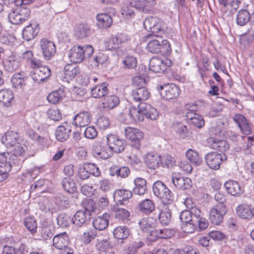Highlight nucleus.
<instances>
[{
  "label": "nucleus",
  "instance_id": "1",
  "mask_svg": "<svg viewBox=\"0 0 254 254\" xmlns=\"http://www.w3.org/2000/svg\"><path fill=\"white\" fill-rule=\"evenodd\" d=\"M129 115L134 122H142L144 117L152 120L157 119L159 113L157 110L149 104L145 103H140L137 108L132 107L129 109Z\"/></svg>",
  "mask_w": 254,
  "mask_h": 254
},
{
  "label": "nucleus",
  "instance_id": "2",
  "mask_svg": "<svg viewBox=\"0 0 254 254\" xmlns=\"http://www.w3.org/2000/svg\"><path fill=\"white\" fill-rule=\"evenodd\" d=\"M94 49L90 45L83 47L77 45L73 46L68 52V56L70 61L73 63H80L86 58L92 56Z\"/></svg>",
  "mask_w": 254,
  "mask_h": 254
},
{
  "label": "nucleus",
  "instance_id": "3",
  "mask_svg": "<svg viewBox=\"0 0 254 254\" xmlns=\"http://www.w3.org/2000/svg\"><path fill=\"white\" fill-rule=\"evenodd\" d=\"M154 194L164 203H171L174 200V194L161 181H156L153 185Z\"/></svg>",
  "mask_w": 254,
  "mask_h": 254
},
{
  "label": "nucleus",
  "instance_id": "4",
  "mask_svg": "<svg viewBox=\"0 0 254 254\" xmlns=\"http://www.w3.org/2000/svg\"><path fill=\"white\" fill-rule=\"evenodd\" d=\"M148 52L158 54L161 53L163 55H168L171 53V48L168 40H163L161 41L159 39H153L148 43L146 46Z\"/></svg>",
  "mask_w": 254,
  "mask_h": 254
},
{
  "label": "nucleus",
  "instance_id": "5",
  "mask_svg": "<svg viewBox=\"0 0 254 254\" xmlns=\"http://www.w3.org/2000/svg\"><path fill=\"white\" fill-rule=\"evenodd\" d=\"M20 161L14 154L9 152L0 153V170L7 174L13 166H19Z\"/></svg>",
  "mask_w": 254,
  "mask_h": 254
},
{
  "label": "nucleus",
  "instance_id": "6",
  "mask_svg": "<svg viewBox=\"0 0 254 254\" xmlns=\"http://www.w3.org/2000/svg\"><path fill=\"white\" fill-rule=\"evenodd\" d=\"M172 65V62L168 59L162 60L158 57H153L150 60L149 69L155 73H164Z\"/></svg>",
  "mask_w": 254,
  "mask_h": 254
},
{
  "label": "nucleus",
  "instance_id": "7",
  "mask_svg": "<svg viewBox=\"0 0 254 254\" xmlns=\"http://www.w3.org/2000/svg\"><path fill=\"white\" fill-rule=\"evenodd\" d=\"M126 138L131 141V146L135 149H139L141 140L143 138V133L139 129L130 127L125 129Z\"/></svg>",
  "mask_w": 254,
  "mask_h": 254
},
{
  "label": "nucleus",
  "instance_id": "8",
  "mask_svg": "<svg viewBox=\"0 0 254 254\" xmlns=\"http://www.w3.org/2000/svg\"><path fill=\"white\" fill-rule=\"evenodd\" d=\"M166 25L165 22L162 19L154 16L145 18L143 22L145 29L154 34L162 30L164 31L166 28Z\"/></svg>",
  "mask_w": 254,
  "mask_h": 254
},
{
  "label": "nucleus",
  "instance_id": "9",
  "mask_svg": "<svg viewBox=\"0 0 254 254\" xmlns=\"http://www.w3.org/2000/svg\"><path fill=\"white\" fill-rule=\"evenodd\" d=\"M161 96L166 100L176 98L180 94V89L176 85L171 83L157 86Z\"/></svg>",
  "mask_w": 254,
  "mask_h": 254
},
{
  "label": "nucleus",
  "instance_id": "10",
  "mask_svg": "<svg viewBox=\"0 0 254 254\" xmlns=\"http://www.w3.org/2000/svg\"><path fill=\"white\" fill-rule=\"evenodd\" d=\"M227 159V156L224 153H219L217 152H210L205 157L207 165L212 169L218 170L220 164Z\"/></svg>",
  "mask_w": 254,
  "mask_h": 254
},
{
  "label": "nucleus",
  "instance_id": "11",
  "mask_svg": "<svg viewBox=\"0 0 254 254\" xmlns=\"http://www.w3.org/2000/svg\"><path fill=\"white\" fill-rule=\"evenodd\" d=\"M92 154L97 159H107L113 155L107 143L96 141L93 147Z\"/></svg>",
  "mask_w": 254,
  "mask_h": 254
},
{
  "label": "nucleus",
  "instance_id": "12",
  "mask_svg": "<svg viewBox=\"0 0 254 254\" xmlns=\"http://www.w3.org/2000/svg\"><path fill=\"white\" fill-rule=\"evenodd\" d=\"M106 142L113 153V152L119 153L123 151L126 146L125 141L116 134L108 135L106 136Z\"/></svg>",
  "mask_w": 254,
  "mask_h": 254
},
{
  "label": "nucleus",
  "instance_id": "13",
  "mask_svg": "<svg viewBox=\"0 0 254 254\" xmlns=\"http://www.w3.org/2000/svg\"><path fill=\"white\" fill-rule=\"evenodd\" d=\"M3 63L4 69L9 72L17 70L21 64L20 57L12 52L3 60Z\"/></svg>",
  "mask_w": 254,
  "mask_h": 254
},
{
  "label": "nucleus",
  "instance_id": "14",
  "mask_svg": "<svg viewBox=\"0 0 254 254\" xmlns=\"http://www.w3.org/2000/svg\"><path fill=\"white\" fill-rule=\"evenodd\" d=\"M40 46L45 60H49L55 56L56 47L53 42L46 38H43L40 41Z\"/></svg>",
  "mask_w": 254,
  "mask_h": 254
},
{
  "label": "nucleus",
  "instance_id": "15",
  "mask_svg": "<svg viewBox=\"0 0 254 254\" xmlns=\"http://www.w3.org/2000/svg\"><path fill=\"white\" fill-rule=\"evenodd\" d=\"M91 215L86 210H79L72 217V223L77 227L86 226L90 221Z\"/></svg>",
  "mask_w": 254,
  "mask_h": 254
},
{
  "label": "nucleus",
  "instance_id": "16",
  "mask_svg": "<svg viewBox=\"0 0 254 254\" xmlns=\"http://www.w3.org/2000/svg\"><path fill=\"white\" fill-rule=\"evenodd\" d=\"M172 181L174 185L180 190H188L192 186V183L190 178L182 177L178 173H175L172 174Z\"/></svg>",
  "mask_w": 254,
  "mask_h": 254
},
{
  "label": "nucleus",
  "instance_id": "17",
  "mask_svg": "<svg viewBox=\"0 0 254 254\" xmlns=\"http://www.w3.org/2000/svg\"><path fill=\"white\" fill-rule=\"evenodd\" d=\"M39 31V23L36 21H32L23 29V38L27 41H30L37 36Z\"/></svg>",
  "mask_w": 254,
  "mask_h": 254
},
{
  "label": "nucleus",
  "instance_id": "18",
  "mask_svg": "<svg viewBox=\"0 0 254 254\" xmlns=\"http://www.w3.org/2000/svg\"><path fill=\"white\" fill-rule=\"evenodd\" d=\"M51 75V69L48 66L42 65L33 70L31 76L35 82L40 83L49 79Z\"/></svg>",
  "mask_w": 254,
  "mask_h": 254
},
{
  "label": "nucleus",
  "instance_id": "19",
  "mask_svg": "<svg viewBox=\"0 0 254 254\" xmlns=\"http://www.w3.org/2000/svg\"><path fill=\"white\" fill-rule=\"evenodd\" d=\"M226 213L227 208L224 207L218 208L214 206L210 210L209 219L213 224L219 225L223 222L224 216Z\"/></svg>",
  "mask_w": 254,
  "mask_h": 254
},
{
  "label": "nucleus",
  "instance_id": "20",
  "mask_svg": "<svg viewBox=\"0 0 254 254\" xmlns=\"http://www.w3.org/2000/svg\"><path fill=\"white\" fill-rule=\"evenodd\" d=\"M91 119L92 115L89 111H81L74 117L73 125L77 127H84L90 124Z\"/></svg>",
  "mask_w": 254,
  "mask_h": 254
},
{
  "label": "nucleus",
  "instance_id": "21",
  "mask_svg": "<svg viewBox=\"0 0 254 254\" xmlns=\"http://www.w3.org/2000/svg\"><path fill=\"white\" fill-rule=\"evenodd\" d=\"M236 213L239 217L249 220L254 216V207L246 203L239 204L236 208Z\"/></svg>",
  "mask_w": 254,
  "mask_h": 254
},
{
  "label": "nucleus",
  "instance_id": "22",
  "mask_svg": "<svg viewBox=\"0 0 254 254\" xmlns=\"http://www.w3.org/2000/svg\"><path fill=\"white\" fill-rule=\"evenodd\" d=\"M200 213V209H192L182 211L180 214V219L183 223H196L197 216Z\"/></svg>",
  "mask_w": 254,
  "mask_h": 254
},
{
  "label": "nucleus",
  "instance_id": "23",
  "mask_svg": "<svg viewBox=\"0 0 254 254\" xmlns=\"http://www.w3.org/2000/svg\"><path fill=\"white\" fill-rule=\"evenodd\" d=\"M224 187L229 194L235 197L241 196L244 191L239 183L234 180H229L225 182Z\"/></svg>",
  "mask_w": 254,
  "mask_h": 254
},
{
  "label": "nucleus",
  "instance_id": "24",
  "mask_svg": "<svg viewBox=\"0 0 254 254\" xmlns=\"http://www.w3.org/2000/svg\"><path fill=\"white\" fill-rule=\"evenodd\" d=\"M150 96V93L147 88L145 87H141L133 89L131 93V97L135 102H140L147 100Z\"/></svg>",
  "mask_w": 254,
  "mask_h": 254
},
{
  "label": "nucleus",
  "instance_id": "25",
  "mask_svg": "<svg viewBox=\"0 0 254 254\" xmlns=\"http://www.w3.org/2000/svg\"><path fill=\"white\" fill-rule=\"evenodd\" d=\"M19 134L12 131H7L2 137L1 141L7 148H11L20 141Z\"/></svg>",
  "mask_w": 254,
  "mask_h": 254
},
{
  "label": "nucleus",
  "instance_id": "26",
  "mask_svg": "<svg viewBox=\"0 0 254 254\" xmlns=\"http://www.w3.org/2000/svg\"><path fill=\"white\" fill-rule=\"evenodd\" d=\"M53 246L60 250L68 247L69 238L65 232L55 236L53 239Z\"/></svg>",
  "mask_w": 254,
  "mask_h": 254
},
{
  "label": "nucleus",
  "instance_id": "27",
  "mask_svg": "<svg viewBox=\"0 0 254 254\" xmlns=\"http://www.w3.org/2000/svg\"><path fill=\"white\" fill-rule=\"evenodd\" d=\"M27 76L23 72L14 74L11 78L12 87L17 89H23L26 86Z\"/></svg>",
  "mask_w": 254,
  "mask_h": 254
},
{
  "label": "nucleus",
  "instance_id": "28",
  "mask_svg": "<svg viewBox=\"0 0 254 254\" xmlns=\"http://www.w3.org/2000/svg\"><path fill=\"white\" fill-rule=\"evenodd\" d=\"M210 147L213 149L217 150L222 153L229 149V145L227 142L224 140H220L213 137H210L207 140Z\"/></svg>",
  "mask_w": 254,
  "mask_h": 254
},
{
  "label": "nucleus",
  "instance_id": "29",
  "mask_svg": "<svg viewBox=\"0 0 254 254\" xmlns=\"http://www.w3.org/2000/svg\"><path fill=\"white\" fill-rule=\"evenodd\" d=\"M140 228L144 232H149L157 225L156 219L153 217H144L138 222Z\"/></svg>",
  "mask_w": 254,
  "mask_h": 254
},
{
  "label": "nucleus",
  "instance_id": "30",
  "mask_svg": "<svg viewBox=\"0 0 254 254\" xmlns=\"http://www.w3.org/2000/svg\"><path fill=\"white\" fill-rule=\"evenodd\" d=\"M110 218V216L108 213H104L102 216H97L93 221L95 229L101 231L106 229L108 226Z\"/></svg>",
  "mask_w": 254,
  "mask_h": 254
},
{
  "label": "nucleus",
  "instance_id": "31",
  "mask_svg": "<svg viewBox=\"0 0 254 254\" xmlns=\"http://www.w3.org/2000/svg\"><path fill=\"white\" fill-rule=\"evenodd\" d=\"M109 84L107 82H103L101 84L97 85L91 89V94L95 98H100L104 97L108 93Z\"/></svg>",
  "mask_w": 254,
  "mask_h": 254
},
{
  "label": "nucleus",
  "instance_id": "32",
  "mask_svg": "<svg viewBox=\"0 0 254 254\" xmlns=\"http://www.w3.org/2000/svg\"><path fill=\"white\" fill-rule=\"evenodd\" d=\"M135 185L134 188L132 190V192L134 194L142 195L147 192L146 181L142 178H136L134 180Z\"/></svg>",
  "mask_w": 254,
  "mask_h": 254
},
{
  "label": "nucleus",
  "instance_id": "33",
  "mask_svg": "<svg viewBox=\"0 0 254 254\" xmlns=\"http://www.w3.org/2000/svg\"><path fill=\"white\" fill-rule=\"evenodd\" d=\"M137 208L142 213L148 215L155 210V205L152 200L147 198L141 201Z\"/></svg>",
  "mask_w": 254,
  "mask_h": 254
},
{
  "label": "nucleus",
  "instance_id": "34",
  "mask_svg": "<svg viewBox=\"0 0 254 254\" xmlns=\"http://www.w3.org/2000/svg\"><path fill=\"white\" fill-rule=\"evenodd\" d=\"M119 98L114 95L105 96L102 102L103 108L108 110L116 107L120 103Z\"/></svg>",
  "mask_w": 254,
  "mask_h": 254
},
{
  "label": "nucleus",
  "instance_id": "35",
  "mask_svg": "<svg viewBox=\"0 0 254 254\" xmlns=\"http://www.w3.org/2000/svg\"><path fill=\"white\" fill-rule=\"evenodd\" d=\"M127 41V39L125 35L119 34L116 35L109 39L108 42L107 48L110 50L118 49L123 43Z\"/></svg>",
  "mask_w": 254,
  "mask_h": 254
},
{
  "label": "nucleus",
  "instance_id": "36",
  "mask_svg": "<svg viewBox=\"0 0 254 254\" xmlns=\"http://www.w3.org/2000/svg\"><path fill=\"white\" fill-rule=\"evenodd\" d=\"M79 73V68L75 64H68L64 67V76L65 80L69 82L73 79Z\"/></svg>",
  "mask_w": 254,
  "mask_h": 254
},
{
  "label": "nucleus",
  "instance_id": "37",
  "mask_svg": "<svg viewBox=\"0 0 254 254\" xmlns=\"http://www.w3.org/2000/svg\"><path fill=\"white\" fill-rule=\"evenodd\" d=\"M145 162L150 169L155 170L159 167L161 162V157L157 154L148 153L146 155Z\"/></svg>",
  "mask_w": 254,
  "mask_h": 254
},
{
  "label": "nucleus",
  "instance_id": "38",
  "mask_svg": "<svg viewBox=\"0 0 254 254\" xmlns=\"http://www.w3.org/2000/svg\"><path fill=\"white\" fill-rule=\"evenodd\" d=\"M97 25L101 28H107L111 26L113 21L111 16L107 13L98 14L97 16Z\"/></svg>",
  "mask_w": 254,
  "mask_h": 254
},
{
  "label": "nucleus",
  "instance_id": "39",
  "mask_svg": "<svg viewBox=\"0 0 254 254\" xmlns=\"http://www.w3.org/2000/svg\"><path fill=\"white\" fill-rule=\"evenodd\" d=\"M250 21V13L248 10L242 9L238 11L236 15V23L238 25L244 26Z\"/></svg>",
  "mask_w": 254,
  "mask_h": 254
},
{
  "label": "nucleus",
  "instance_id": "40",
  "mask_svg": "<svg viewBox=\"0 0 254 254\" xmlns=\"http://www.w3.org/2000/svg\"><path fill=\"white\" fill-rule=\"evenodd\" d=\"M133 193V192L129 190L120 189L115 191L114 196V198L122 204L124 201L130 198Z\"/></svg>",
  "mask_w": 254,
  "mask_h": 254
},
{
  "label": "nucleus",
  "instance_id": "41",
  "mask_svg": "<svg viewBox=\"0 0 254 254\" xmlns=\"http://www.w3.org/2000/svg\"><path fill=\"white\" fill-rule=\"evenodd\" d=\"M113 234L116 238L121 240V244H123L124 240L128 237L129 231L127 226H118L114 230Z\"/></svg>",
  "mask_w": 254,
  "mask_h": 254
},
{
  "label": "nucleus",
  "instance_id": "42",
  "mask_svg": "<svg viewBox=\"0 0 254 254\" xmlns=\"http://www.w3.org/2000/svg\"><path fill=\"white\" fill-rule=\"evenodd\" d=\"M154 5L155 3H153L152 0H140L136 1L135 4L137 8L145 13L152 11Z\"/></svg>",
  "mask_w": 254,
  "mask_h": 254
},
{
  "label": "nucleus",
  "instance_id": "43",
  "mask_svg": "<svg viewBox=\"0 0 254 254\" xmlns=\"http://www.w3.org/2000/svg\"><path fill=\"white\" fill-rule=\"evenodd\" d=\"M62 184L64 190L69 193H73L77 190L74 181L70 177L64 178L62 181Z\"/></svg>",
  "mask_w": 254,
  "mask_h": 254
},
{
  "label": "nucleus",
  "instance_id": "44",
  "mask_svg": "<svg viewBox=\"0 0 254 254\" xmlns=\"http://www.w3.org/2000/svg\"><path fill=\"white\" fill-rule=\"evenodd\" d=\"M14 99L12 91L8 89H4L0 90V102L2 103L6 106H9L10 102Z\"/></svg>",
  "mask_w": 254,
  "mask_h": 254
},
{
  "label": "nucleus",
  "instance_id": "45",
  "mask_svg": "<svg viewBox=\"0 0 254 254\" xmlns=\"http://www.w3.org/2000/svg\"><path fill=\"white\" fill-rule=\"evenodd\" d=\"M70 133V129L66 128L63 126H60L58 127L56 131V139L61 142H64L66 140Z\"/></svg>",
  "mask_w": 254,
  "mask_h": 254
},
{
  "label": "nucleus",
  "instance_id": "46",
  "mask_svg": "<svg viewBox=\"0 0 254 254\" xmlns=\"http://www.w3.org/2000/svg\"><path fill=\"white\" fill-rule=\"evenodd\" d=\"M111 210L114 212L115 217L119 220L124 221L129 216V212L127 210L120 208L118 205L113 206Z\"/></svg>",
  "mask_w": 254,
  "mask_h": 254
},
{
  "label": "nucleus",
  "instance_id": "47",
  "mask_svg": "<svg viewBox=\"0 0 254 254\" xmlns=\"http://www.w3.org/2000/svg\"><path fill=\"white\" fill-rule=\"evenodd\" d=\"M186 156L187 159L194 165L199 166L201 164L202 159L194 150L190 149L186 153Z\"/></svg>",
  "mask_w": 254,
  "mask_h": 254
},
{
  "label": "nucleus",
  "instance_id": "48",
  "mask_svg": "<svg viewBox=\"0 0 254 254\" xmlns=\"http://www.w3.org/2000/svg\"><path fill=\"white\" fill-rule=\"evenodd\" d=\"M122 63L123 68L130 69H133L136 66L137 61L136 57L127 55L123 58Z\"/></svg>",
  "mask_w": 254,
  "mask_h": 254
},
{
  "label": "nucleus",
  "instance_id": "49",
  "mask_svg": "<svg viewBox=\"0 0 254 254\" xmlns=\"http://www.w3.org/2000/svg\"><path fill=\"white\" fill-rule=\"evenodd\" d=\"M144 243L141 241H134L124 248L123 254H136L137 250L142 247Z\"/></svg>",
  "mask_w": 254,
  "mask_h": 254
},
{
  "label": "nucleus",
  "instance_id": "50",
  "mask_svg": "<svg viewBox=\"0 0 254 254\" xmlns=\"http://www.w3.org/2000/svg\"><path fill=\"white\" fill-rule=\"evenodd\" d=\"M160 223L163 225H167L171 221V212L168 208L162 209L158 216Z\"/></svg>",
  "mask_w": 254,
  "mask_h": 254
},
{
  "label": "nucleus",
  "instance_id": "51",
  "mask_svg": "<svg viewBox=\"0 0 254 254\" xmlns=\"http://www.w3.org/2000/svg\"><path fill=\"white\" fill-rule=\"evenodd\" d=\"M57 224L62 228L68 227L72 223V218L65 213L59 214L57 217Z\"/></svg>",
  "mask_w": 254,
  "mask_h": 254
},
{
  "label": "nucleus",
  "instance_id": "52",
  "mask_svg": "<svg viewBox=\"0 0 254 254\" xmlns=\"http://www.w3.org/2000/svg\"><path fill=\"white\" fill-rule=\"evenodd\" d=\"M63 94L62 90L54 91L49 94L47 100L53 104H57L63 100Z\"/></svg>",
  "mask_w": 254,
  "mask_h": 254
},
{
  "label": "nucleus",
  "instance_id": "53",
  "mask_svg": "<svg viewBox=\"0 0 254 254\" xmlns=\"http://www.w3.org/2000/svg\"><path fill=\"white\" fill-rule=\"evenodd\" d=\"M13 149L11 153L17 158L18 156H22L24 155L25 151L27 150V146L23 143V141L21 139L18 143H16L12 147Z\"/></svg>",
  "mask_w": 254,
  "mask_h": 254
},
{
  "label": "nucleus",
  "instance_id": "54",
  "mask_svg": "<svg viewBox=\"0 0 254 254\" xmlns=\"http://www.w3.org/2000/svg\"><path fill=\"white\" fill-rule=\"evenodd\" d=\"M161 164L163 167L171 169L176 166V160L171 156L166 154L161 158Z\"/></svg>",
  "mask_w": 254,
  "mask_h": 254
},
{
  "label": "nucleus",
  "instance_id": "55",
  "mask_svg": "<svg viewBox=\"0 0 254 254\" xmlns=\"http://www.w3.org/2000/svg\"><path fill=\"white\" fill-rule=\"evenodd\" d=\"M89 33V28L83 24H79L75 28V34L79 39H83L87 37Z\"/></svg>",
  "mask_w": 254,
  "mask_h": 254
},
{
  "label": "nucleus",
  "instance_id": "56",
  "mask_svg": "<svg viewBox=\"0 0 254 254\" xmlns=\"http://www.w3.org/2000/svg\"><path fill=\"white\" fill-rule=\"evenodd\" d=\"M214 199L218 203L215 206L218 208H221L224 207L225 208L226 207L227 202V196L223 192H217L214 195Z\"/></svg>",
  "mask_w": 254,
  "mask_h": 254
},
{
  "label": "nucleus",
  "instance_id": "57",
  "mask_svg": "<svg viewBox=\"0 0 254 254\" xmlns=\"http://www.w3.org/2000/svg\"><path fill=\"white\" fill-rule=\"evenodd\" d=\"M96 236V231L95 229H90L83 233L81 239L85 244H88L95 238Z\"/></svg>",
  "mask_w": 254,
  "mask_h": 254
},
{
  "label": "nucleus",
  "instance_id": "58",
  "mask_svg": "<svg viewBox=\"0 0 254 254\" xmlns=\"http://www.w3.org/2000/svg\"><path fill=\"white\" fill-rule=\"evenodd\" d=\"M121 14L126 19H129L135 15L133 9L130 4L124 3L121 8Z\"/></svg>",
  "mask_w": 254,
  "mask_h": 254
},
{
  "label": "nucleus",
  "instance_id": "59",
  "mask_svg": "<svg viewBox=\"0 0 254 254\" xmlns=\"http://www.w3.org/2000/svg\"><path fill=\"white\" fill-rule=\"evenodd\" d=\"M24 224L27 229L32 233H35L36 232L37 228V222L33 217H26Z\"/></svg>",
  "mask_w": 254,
  "mask_h": 254
},
{
  "label": "nucleus",
  "instance_id": "60",
  "mask_svg": "<svg viewBox=\"0 0 254 254\" xmlns=\"http://www.w3.org/2000/svg\"><path fill=\"white\" fill-rule=\"evenodd\" d=\"M47 114L48 117L54 121H59L62 119V114L58 109H49Z\"/></svg>",
  "mask_w": 254,
  "mask_h": 254
},
{
  "label": "nucleus",
  "instance_id": "61",
  "mask_svg": "<svg viewBox=\"0 0 254 254\" xmlns=\"http://www.w3.org/2000/svg\"><path fill=\"white\" fill-rule=\"evenodd\" d=\"M83 207L84 209L83 210H86V212H88L89 214H91V212H93L96 209V204L94 201L90 198L86 199L83 202Z\"/></svg>",
  "mask_w": 254,
  "mask_h": 254
},
{
  "label": "nucleus",
  "instance_id": "62",
  "mask_svg": "<svg viewBox=\"0 0 254 254\" xmlns=\"http://www.w3.org/2000/svg\"><path fill=\"white\" fill-rule=\"evenodd\" d=\"M17 10L18 12L20 17L21 18V21L22 23L29 18L31 11L29 8L24 5H23L20 8L17 9Z\"/></svg>",
  "mask_w": 254,
  "mask_h": 254
},
{
  "label": "nucleus",
  "instance_id": "63",
  "mask_svg": "<svg viewBox=\"0 0 254 254\" xmlns=\"http://www.w3.org/2000/svg\"><path fill=\"white\" fill-rule=\"evenodd\" d=\"M8 17L9 22L13 24L17 25L23 23L17 9L9 13Z\"/></svg>",
  "mask_w": 254,
  "mask_h": 254
},
{
  "label": "nucleus",
  "instance_id": "64",
  "mask_svg": "<svg viewBox=\"0 0 254 254\" xmlns=\"http://www.w3.org/2000/svg\"><path fill=\"white\" fill-rule=\"evenodd\" d=\"M136 153H133L132 152L131 154L128 156V162L132 165L135 166L136 165H138L141 163L140 156L141 155V152L139 151V149H136Z\"/></svg>",
  "mask_w": 254,
  "mask_h": 254
}]
</instances>
